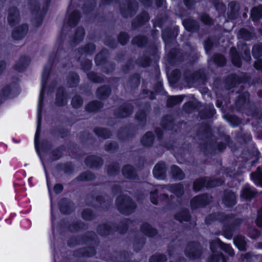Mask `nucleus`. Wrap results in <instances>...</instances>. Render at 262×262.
<instances>
[{
	"instance_id": "55",
	"label": "nucleus",
	"mask_w": 262,
	"mask_h": 262,
	"mask_svg": "<svg viewBox=\"0 0 262 262\" xmlns=\"http://www.w3.org/2000/svg\"><path fill=\"white\" fill-rule=\"evenodd\" d=\"M154 141V135L151 132H147L142 137L141 142L144 146H150Z\"/></svg>"
},
{
	"instance_id": "27",
	"label": "nucleus",
	"mask_w": 262,
	"mask_h": 262,
	"mask_svg": "<svg viewBox=\"0 0 262 262\" xmlns=\"http://www.w3.org/2000/svg\"><path fill=\"white\" fill-rule=\"evenodd\" d=\"M140 78L138 74L132 75L125 84V89L128 91H132L138 88L140 84Z\"/></svg>"
},
{
	"instance_id": "38",
	"label": "nucleus",
	"mask_w": 262,
	"mask_h": 262,
	"mask_svg": "<svg viewBox=\"0 0 262 262\" xmlns=\"http://www.w3.org/2000/svg\"><path fill=\"white\" fill-rule=\"evenodd\" d=\"M229 15L231 18H236L239 15V5L238 3L233 1L228 5Z\"/></svg>"
},
{
	"instance_id": "7",
	"label": "nucleus",
	"mask_w": 262,
	"mask_h": 262,
	"mask_svg": "<svg viewBox=\"0 0 262 262\" xmlns=\"http://www.w3.org/2000/svg\"><path fill=\"white\" fill-rule=\"evenodd\" d=\"M85 202L89 206L105 210L112 205L113 199L107 195H98L95 197L92 194H89L86 196Z\"/></svg>"
},
{
	"instance_id": "18",
	"label": "nucleus",
	"mask_w": 262,
	"mask_h": 262,
	"mask_svg": "<svg viewBox=\"0 0 262 262\" xmlns=\"http://www.w3.org/2000/svg\"><path fill=\"white\" fill-rule=\"evenodd\" d=\"M85 164L88 167L91 168L97 169L102 166L103 161L102 158L99 157L91 155L88 156L85 158Z\"/></svg>"
},
{
	"instance_id": "28",
	"label": "nucleus",
	"mask_w": 262,
	"mask_h": 262,
	"mask_svg": "<svg viewBox=\"0 0 262 262\" xmlns=\"http://www.w3.org/2000/svg\"><path fill=\"white\" fill-rule=\"evenodd\" d=\"M28 31L27 25L24 24L15 28L12 33L13 38L15 40H20L25 37Z\"/></svg>"
},
{
	"instance_id": "57",
	"label": "nucleus",
	"mask_w": 262,
	"mask_h": 262,
	"mask_svg": "<svg viewBox=\"0 0 262 262\" xmlns=\"http://www.w3.org/2000/svg\"><path fill=\"white\" fill-rule=\"evenodd\" d=\"M250 17L254 21H257L260 18H262V5L253 8L251 11Z\"/></svg>"
},
{
	"instance_id": "10",
	"label": "nucleus",
	"mask_w": 262,
	"mask_h": 262,
	"mask_svg": "<svg viewBox=\"0 0 262 262\" xmlns=\"http://www.w3.org/2000/svg\"><path fill=\"white\" fill-rule=\"evenodd\" d=\"M138 7V3L135 0H126L121 5V13L125 18L132 17L136 13Z\"/></svg>"
},
{
	"instance_id": "42",
	"label": "nucleus",
	"mask_w": 262,
	"mask_h": 262,
	"mask_svg": "<svg viewBox=\"0 0 262 262\" xmlns=\"http://www.w3.org/2000/svg\"><path fill=\"white\" fill-rule=\"evenodd\" d=\"M161 124L164 129L171 130L174 125V118L171 115H165L163 118Z\"/></svg>"
},
{
	"instance_id": "62",
	"label": "nucleus",
	"mask_w": 262,
	"mask_h": 262,
	"mask_svg": "<svg viewBox=\"0 0 262 262\" xmlns=\"http://www.w3.org/2000/svg\"><path fill=\"white\" fill-rule=\"evenodd\" d=\"M183 100L182 96H170L168 98L167 100V106L169 107H171L181 103Z\"/></svg>"
},
{
	"instance_id": "31",
	"label": "nucleus",
	"mask_w": 262,
	"mask_h": 262,
	"mask_svg": "<svg viewBox=\"0 0 262 262\" xmlns=\"http://www.w3.org/2000/svg\"><path fill=\"white\" fill-rule=\"evenodd\" d=\"M215 112L213 104H208L200 111L199 115L202 119L210 118L214 115Z\"/></svg>"
},
{
	"instance_id": "6",
	"label": "nucleus",
	"mask_w": 262,
	"mask_h": 262,
	"mask_svg": "<svg viewBox=\"0 0 262 262\" xmlns=\"http://www.w3.org/2000/svg\"><path fill=\"white\" fill-rule=\"evenodd\" d=\"M116 205L120 213L127 215L133 213L137 207L133 199L125 195H120L117 198Z\"/></svg>"
},
{
	"instance_id": "59",
	"label": "nucleus",
	"mask_w": 262,
	"mask_h": 262,
	"mask_svg": "<svg viewBox=\"0 0 262 262\" xmlns=\"http://www.w3.org/2000/svg\"><path fill=\"white\" fill-rule=\"evenodd\" d=\"M80 12L77 11L73 12L69 17L68 25L71 27H75L77 24L80 18Z\"/></svg>"
},
{
	"instance_id": "40",
	"label": "nucleus",
	"mask_w": 262,
	"mask_h": 262,
	"mask_svg": "<svg viewBox=\"0 0 262 262\" xmlns=\"http://www.w3.org/2000/svg\"><path fill=\"white\" fill-rule=\"evenodd\" d=\"M233 241L239 250L243 251L247 250V242L244 236L238 235L234 238Z\"/></svg>"
},
{
	"instance_id": "24",
	"label": "nucleus",
	"mask_w": 262,
	"mask_h": 262,
	"mask_svg": "<svg viewBox=\"0 0 262 262\" xmlns=\"http://www.w3.org/2000/svg\"><path fill=\"white\" fill-rule=\"evenodd\" d=\"M111 92V86L105 84L97 88L96 95L99 99L105 100L110 96Z\"/></svg>"
},
{
	"instance_id": "30",
	"label": "nucleus",
	"mask_w": 262,
	"mask_h": 262,
	"mask_svg": "<svg viewBox=\"0 0 262 262\" xmlns=\"http://www.w3.org/2000/svg\"><path fill=\"white\" fill-rule=\"evenodd\" d=\"M135 131L133 127L121 128L118 133V137L120 140H127L134 137Z\"/></svg>"
},
{
	"instance_id": "52",
	"label": "nucleus",
	"mask_w": 262,
	"mask_h": 262,
	"mask_svg": "<svg viewBox=\"0 0 262 262\" xmlns=\"http://www.w3.org/2000/svg\"><path fill=\"white\" fill-rule=\"evenodd\" d=\"M162 200H168V195L166 194H160L158 196V190L155 189L153 191H151L150 193V201L155 205L158 204V199Z\"/></svg>"
},
{
	"instance_id": "14",
	"label": "nucleus",
	"mask_w": 262,
	"mask_h": 262,
	"mask_svg": "<svg viewBox=\"0 0 262 262\" xmlns=\"http://www.w3.org/2000/svg\"><path fill=\"white\" fill-rule=\"evenodd\" d=\"M150 106L149 103L145 102L143 108L139 110L135 115L136 120L138 123V125L141 127H144L146 124L147 116L149 112Z\"/></svg>"
},
{
	"instance_id": "45",
	"label": "nucleus",
	"mask_w": 262,
	"mask_h": 262,
	"mask_svg": "<svg viewBox=\"0 0 262 262\" xmlns=\"http://www.w3.org/2000/svg\"><path fill=\"white\" fill-rule=\"evenodd\" d=\"M181 53L179 51L174 48L170 50L167 55L168 61L170 64L174 63L176 61L181 60Z\"/></svg>"
},
{
	"instance_id": "8",
	"label": "nucleus",
	"mask_w": 262,
	"mask_h": 262,
	"mask_svg": "<svg viewBox=\"0 0 262 262\" xmlns=\"http://www.w3.org/2000/svg\"><path fill=\"white\" fill-rule=\"evenodd\" d=\"M196 136L199 139L204 141V143H200L201 148L203 150L205 154H207L210 151L209 148L211 147L209 140L211 137V132L209 126L206 124L199 126Z\"/></svg>"
},
{
	"instance_id": "26",
	"label": "nucleus",
	"mask_w": 262,
	"mask_h": 262,
	"mask_svg": "<svg viewBox=\"0 0 262 262\" xmlns=\"http://www.w3.org/2000/svg\"><path fill=\"white\" fill-rule=\"evenodd\" d=\"M59 206L60 211L64 214H70L73 210L74 204L69 200L63 198L59 203Z\"/></svg>"
},
{
	"instance_id": "16",
	"label": "nucleus",
	"mask_w": 262,
	"mask_h": 262,
	"mask_svg": "<svg viewBox=\"0 0 262 262\" xmlns=\"http://www.w3.org/2000/svg\"><path fill=\"white\" fill-rule=\"evenodd\" d=\"M30 9L33 14H35L36 18L34 23L35 24L36 27H39L42 21V13L40 11L39 4L36 0L30 1Z\"/></svg>"
},
{
	"instance_id": "11",
	"label": "nucleus",
	"mask_w": 262,
	"mask_h": 262,
	"mask_svg": "<svg viewBox=\"0 0 262 262\" xmlns=\"http://www.w3.org/2000/svg\"><path fill=\"white\" fill-rule=\"evenodd\" d=\"M134 109V106L132 103L125 102L116 109L114 114L118 118H127L133 114Z\"/></svg>"
},
{
	"instance_id": "21",
	"label": "nucleus",
	"mask_w": 262,
	"mask_h": 262,
	"mask_svg": "<svg viewBox=\"0 0 262 262\" xmlns=\"http://www.w3.org/2000/svg\"><path fill=\"white\" fill-rule=\"evenodd\" d=\"M178 34V28L177 27H174L173 29L168 28L164 30L162 32V36L165 41L166 48H168L169 46L170 39L176 37Z\"/></svg>"
},
{
	"instance_id": "43",
	"label": "nucleus",
	"mask_w": 262,
	"mask_h": 262,
	"mask_svg": "<svg viewBox=\"0 0 262 262\" xmlns=\"http://www.w3.org/2000/svg\"><path fill=\"white\" fill-rule=\"evenodd\" d=\"M232 63L236 67L239 68L242 65L241 57L235 47H232L230 50Z\"/></svg>"
},
{
	"instance_id": "1",
	"label": "nucleus",
	"mask_w": 262,
	"mask_h": 262,
	"mask_svg": "<svg viewBox=\"0 0 262 262\" xmlns=\"http://www.w3.org/2000/svg\"><path fill=\"white\" fill-rule=\"evenodd\" d=\"M99 239L94 231H89L79 236H73L68 241V245L73 247L78 245L89 244L92 246L75 250L73 255L76 257H92L95 255L96 250L95 247L98 245Z\"/></svg>"
},
{
	"instance_id": "37",
	"label": "nucleus",
	"mask_w": 262,
	"mask_h": 262,
	"mask_svg": "<svg viewBox=\"0 0 262 262\" xmlns=\"http://www.w3.org/2000/svg\"><path fill=\"white\" fill-rule=\"evenodd\" d=\"M201 105V103L199 102L189 101L184 104L183 110L186 113L189 114L199 110Z\"/></svg>"
},
{
	"instance_id": "32",
	"label": "nucleus",
	"mask_w": 262,
	"mask_h": 262,
	"mask_svg": "<svg viewBox=\"0 0 262 262\" xmlns=\"http://www.w3.org/2000/svg\"><path fill=\"white\" fill-rule=\"evenodd\" d=\"M68 229L72 232H76L87 229L88 226L81 220H76L68 225Z\"/></svg>"
},
{
	"instance_id": "2",
	"label": "nucleus",
	"mask_w": 262,
	"mask_h": 262,
	"mask_svg": "<svg viewBox=\"0 0 262 262\" xmlns=\"http://www.w3.org/2000/svg\"><path fill=\"white\" fill-rule=\"evenodd\" d=\"M57 55H54V54L51 55L49 58L48 62L47 64L43 68V71L42 74V80H41V85L42 88L40 91L39 98V102L38 105V112H37V129L35 136V146L37 145V143L38 140V138L39 136V134L40 133V126H41V110H42V104L43 101V95L45 92V85L47 82V80L50 74V70L52 66V64L54 61V57H57Z\"/></svg>"
},
{
	"instance_id": "63",
	"label": "nucleus",
	"mask_w": 262,
	"mask_h": 262,
	"mask_svg": "<svg viewBox=\"0 0 262 262\" xmlns=\"http://www.w3.org/2000/svg\"><path fill=\"white\" fill-rule=\"evenodd\" d=\"M237 140L241 143H248L252 139L251 135L249 133L241 131L236 135Z\"/></svg>"
},
{
	"instance_id": "17",
	"label": "nucleus",
	"mask_w": 262,
	"mask_h": 262,
	"mask_svg": "<svg viewBox=\"0 0 262 262\" xmlns=\"http://www.w3.org/2000/svg\"><path fill=\"white\" fill-rule=\"evenodd\" d=\"M20 20L19 12L15 7H10L8 11L7 20L9 24L13 27L17 25Z\"/></svg>"
},
{
	"instance_id": "39",
	"label": "nucleus",
	"mask_w": 262,
	"mask_h": 262,
	"mask_svg": "<svg viewBox=\"0 0 262 262\" xmlns=\"http://www.w3.org/2000/svg\"><path fill=\"white\" fill-rule=\"evenodd\" d=\"M103 107V103L98 100H94L89 102L85 106V110L89 112L98 111Z\"/></svg>"
},
{
	"instance_id": "34",
	"label": "nucleus",
	"mask_w": 262,
	"mask_h": 262,
	"mask_svg": "<svg viewBox=\"0 0 262 262\" xmlns=\"http://www.w3.org/2000/svg\"><path fill=\"white\" fill-rule=\"evenodd\" d=\"M141 232L148 237H153L158 233L157 230L147 223H144L141 226Z\"/></svg>"
},
{
	"instance_id": "35",
	"label": "nucleus",
	"mask_w": 262,
	"mask_h": 262,
	"mask_svg": "<svg viewBox=\"0 0 262 262\" xmlns=\"http://www.w3.org/2000/svg\"><path fill=\"white\" fill-rule=\"evenodd\" d=\"M30 62V59L27 56H21L14 66L15 70L23 72L27 68Z\"/></svg>"
},
{
	"instance_id": "53",
	"label": "nucleus",
	"mask_w": 262,
	"mask_h": 262,
	"mask_svg": "<svg viewBox=\"0 0 262 262\" xmlns=\"http://www.w3.org/2000/svg\"><path fill=\"white\" fill-rule=\"evenodd\" d=\"M79 82V77L78 75L75 72H71L69 73L68 79L67 84L69 86L73 88L78 85Z\"/></svg>"
},
{
	"instance_id": "60",
	"label": "nucleus",
	"mask_w": 262,
	"mask_h": 262,
	"mask_svg": "<svg viewBox=\"0 0 262 262\" xmlns=\"http://www.w3.org/2000/svg\"><path fill=\"white\" fill-rule=\"evenodd\" d=\"M96 47L94 43H89L78 49V51L81 54H85L88 55H92L95 51Z\"/></svg>"
},
{
	"instance_id": "4",
	"label": "nucleus",
	"mask_w": 262,
	"mask_h": 262,
	"mask_svg": "<svg viewBox=\"0 0 262 262\" xmlns=\"http://www.w3.org/2000/svg\"><path fill=\"white\" fill-rule=\"evenodd\" d=\"M130 223L131 221L128 219H123L118 225L114 223L101 224L98 226L97 232L102 236L113 234L116 231L123 234L126 232Z\"/></svg>"
},
{
	"instance_id": "46",
	"label": "nucleus",
	"mask_w": 262,
	"mask_h": 262,
	"mask_svg": "<svg viewBox=\"0 0 262 262\" xmlns=\"http://www.w3.org/2000/svg\"><path fill=\"white\" fill-rule=\"evenodd\" d=\"M226 81V86L229 89L235 86L237 83H240L241 79L236 74H231L228 76Z\"/></svg>"
},
{
	"instance_id": "44",
	"label": "nucleus",
	"mask_w": 262,
	"mask_h": 262,
	"mask_svg": "<svg viewBox=\"0 0 262 262\" xmlns=\"http://www.w3.org/2000/svg\"><path fill=\"white\" fill-rule=\"evenodd\" d=\"M122 171L123 175L127 179H135L137 176L135 169L129 165L124 166Z\"/></svg>"
},
{
	"instance_id": "51",
	"label": "nucleus",
	"mask_w": 262,
	"mask_h": 262,
	"mask_svg": "<svg viewBox=\"0 0 262 262\" xmlns=\"http://www.w3.org/2000/svg\"><path fill=\"white\" fill-rule=\"evenodd\" d=\"M251 177L255 184L262 187V171L259 167L257 168L255 171L251 173Z\"/></svg>"
},
{
	"instance_id": "41",
	"label": "nucleus",
	"mask_w": 262,
	"mask_h": 262,
	"mask_svg": "<svg viewBox=\"0 0 262 262\" xmlns=\"http://www.w3.org/2000/svg\"><path fill=\"white\" fill-rule=\"evenodd\" d=\"M174 219L180 223L189 222L190 220V215L188 210L183 209L178 212L174 215Z\"/></svg>"
},
{
	"instance_id": "20",
	"label": "nucleus",
	"mask_w": 262,
	"mask_h": 262,
	"mask_svg": "<svg viewBox=\"0 0 262 262\" xmlns=\"http://www.w3.org/2000/svg\"><path fill=\"white\" fill-rule=\"evenodd\" d=\"M167 167L165 162L160 161L157 163L153 169V174L157 179H164L166 177Z\"/></svg>"
},
{
	"instance_id": "12",
	"label": "nucleus",
	"mask_w": 262,
	"mask_h": 262,
	"mask_svg": "<svg viewBox=\"0 0 262 262\" xmlns=\"http://www.w3.org/2000/svg\"><path fill=\"white\" fill-rule=\"evenodd\" d=\"M249 93L245 91L240 93L235 100V106L237 110L242 111L250 107Z\"/></svg>"
},
{
	"instance_id": "64",
	"label": "nucleus",
	"mask_w": 262,
	"mask_h": 262,
	"mask_svg": "<svg viewBox=\"0 0 262 262\" xmlns=\"http://www.w3.org/2000/svg\"><path fill=\"white\" fill-rule=\"evenodd\" d=\"M167 260V257L165 254L156 253L150 257L149 262H166Z\"/></svg>"
},
{
	"instance_id": "23",
	"label": "nucleus",
	"mask_w": 262,
	"mask_h": 262,
	"mask_svg": "<svg viewBox=\"0 0 262 262\" xmlns=\"http://www.w3.org/2000/svg\"><path fill=\"white\" fill-rule=\"evenodd\" d=\"M182 23L185 29L188 31L196 32L200 29L199 23L191 18L184 19Z\"/></svg>"
},
{
	"instance_id": "36",
	"label": "nucleus",
	"mask_w": 262,
	"mask_h": 262,
	"mask_svg": "<svg viewBox=\"0 0 262 262\" xmlns=\"http://www.w3.org/2000/svg\"><path fill=\"white\" fill-rule=\"evenodd\" d=\"M85 34L84 28L83 27H78L74 35L71 38V41L72 45L75 46L77 43L80 42L83 39Z\"/></svg>"
},
{
	"instance_id": "13",
	"label": "nucleus",
	"mask_w": 262,
	"mask_h": 262,
	"mask_svg": "<svg viewBox=\"0 0 262 262\" xmlns=\"http://www.w3.org/2000/svg\"><path fill=\"white\" fill-rule=\"evenodd\" d=\"M221 183V182H219L214 180H208L207 178H201L196 180L194 182L193 188L195 191H198L205 186L207 187H213Z\"/></svg>"
},
{
	"instance_id": "19",
	"label": "nucleus",
	"mask_w": 262,
	"mask_h": 262,
	"mask_svg": "<svg viewBox=\"0 0 262 262\" xmlns=\"http://www.w3.org/2000/svg\"><path fill=\"white\" fill-rule=\"evenodd\" d=\"M258 193L257 190L249 184H246L242 187L241 196L248 201H251Z\"/></svg>"
},
{
	"instance_id": "29",
	"label": "nucleus",
	"mask_w": 262,
	"mask_h": 262,
	"mask_svg": "<svg viewBox=\"0 0 262 262\" xmlns=\"http://www.w3.org/2000/svg\"><path fill=\"white\" fill-rule=\"evenodd\" d=\"M223 201L224 204L229 207H231L236 203L235 194L231 191H226L224 193Z\"/></svg>"
},
{
	"instance_id": "9",
	"label": "nucleus",
	"mask_w": 262,
	"mask_h": 262,
	"mask_svg": "<svg viewBox=\"0 0 262 262\" xmlns=\"http://www.w3.org/2000/svg\"><path fill=\"white\" fill-rule=\"evenodd\" d=\"M185 253L191 259H197L201 257L203 250L201 245L198 242H191L187 244Z\"/></svg>"
},
{
	"instance_id": "47",
	"label": "nucleus",
	"mask_w": 262,
	"mask_h": 262,
	"mask_svg": "<svg viewBox=\"0 0 262 262\" xmlns=\"http://www.w3.org/2000/svg\"><path fill=\"white\" fill-rule=\"evenodd\" d=\"M171 172L172 177L178 180H182L185 177V174L183 170L179 167L175 165H173L171 167Z\"/></svg>"
},
{
	"instance_id": "25",
	"label": "nucleus",
	"mask_w": 262,
	"mask_h": 262,
	"mask_svg": "<svg viewBox=\"0 0 262 262\" xmlns=\"http://www.w3.org/2000/svg\"><path fill=\"white\" fill-rule=\"evenodd\" d=\"M67 103V98L66 95L65 89L63 87H60L57 91L55 103L58 106H63Z\"/></svg>"
},
{
	"instance_id": "50",
	"label": "nucleus",
	"mask_w": 262,
	"mask_h": 262,
	"mask_svg": "<svg viewBox=\"0 0 262 262\" xmlns=\"http://www.w3.org/2000/svg\"><path fill=\"white\" fill-rule=\"evenodd\" d=\"M224 213H214L208 215L205 219L207 224H211L212 222L217 221L221 223L223 222Z\"/></svg>"
},
{
	"instance_id": "48",
	"label": "nucleus",
	"mask_w": 262,
	"mask_h": 262,
	"mask_svg": "<svg viewBox=\"0 0 262 262\" xmlns=\"http://www.w3.org/2000/svg\"><path fill=\"white\" fill-rule=\"evenodd\" d=\"M132 43L138 47L143 48L147 44L148 38L145 36L139 35L133 38Z\"/></svg>"
},
{
	"instance_id": "5",
	"label": "nucleus",
	"mask_w": 262,
	"mask_h": 262,
	"mask_svg": "<svg viewBox=\"0 0 262 262\" xmlns=\"http://www.w3.org/2000/svg\"><path fill=\"white\" fill-rule=\"evenodd\" d=\"M242 218L236 217L232 214L224 213L223 222L224 224L223 228L224 235L228 239H231L233 236L234 232L243 223Z\"/></svg>"
},
{
	"instance_id": "49",
	"label": "nucleus",
	"mask_w": 262,
	"mask_h": 262,
	"mask_svg": "<svg viewBox=\"0 0 262 262\" xmlns=\"http://www.w3.org/2000/svg\"><path fill=\"white\" fill-rule=\"evenodd\" d=\"M96 176L94 173L90 171H84L77 176L76 179L78 181H91L95 180Z\"/></svg>"
},
{
	"instance_id": "54",
	"label": "nucleus",
	"mask_w": 262,
	"mask_h": 262,
	"mask_svg": "<svg viewBox=\"0 0 262 262\" xmlns=\"http://www.w3.org/2000/svg\"><path fill=\"white\" fill-rule=\"evenodd\" d=\"M94 132L98 137L103 139L109 138L112 136V133L108 129L103 127H96Z\"/></svg>"
},
{
	"instance_id": "15",
	"label": "nucleus",
	"mask_w": 262,
	"mask_h": 262,
	"mask_svg": "<svg viewBox=\"0 0 262 262\" xmlns=\"http://www.w3.org/2000/svg\"><path fill=\"white\" fill-rule=\"evenodd\" d=\"M210 198V196L207 194L197 195L191 200V206L192 209L204 207L209 203Z\"/></svg>"
},
{
	"instance_id": "58",
	"label": "nucleus",
	"mask_w": 262,
	"mask_h": 262,
	"mask_svg": "<svg viewBox=\"0 0 262 262\" xmlns=\"http://www.w3.org/2000/svg\"><path fill=\"white\" fill-rule=\"evenodd\" d=\"M108 51L106 49H103L97 54L95 57V62L97 65L102 64L105 63L108 57Z\"/></svg>"
},
{
	"instance_id": "61",
	"label": "nucleus",
	"mask_w": 262,
	"mask_h": 262,
	"mask_svg": "<svg viewBox=\"0 0 262 262\" xmlns=\"http://www.w3.org/2000/svg\"><path fill=\"white\" fill-rule=\"evenodd\" d=\"M238 36L245 40H249L254 37L255 34L253 32L242 28L239 31Z\"/></svg>"
},
{
	"instance_id": "33",
	"label": "nucleus",
	"mask_w": 262,
	"mask_h": 262,
	"mask_svg": "<svg viewBox=\"0 0 262 262\" xmlns=\"http://www.w3.org/2000/svg\"><path fill=\"white\" fill-rule=\"evenodd\" d=\"M17 86L15 83L8 85L2 90V96L0 97V100L2 101L6 97L13 96V94Z\"/></svg>"
},
{
	"instance_id": "3",
	"label": "nucleus",
	"mask_w": 262,
	"mask_h": 262,
	"mask_svg": "<svg viewBox=\"0 0 262 262\" xmlns=\"http://www.w3.org/2000/svg\"><path fill=\"white\" fill-rule=\"evenodd\" d=\"M210 248L212 253L208 256L207 262H227V258L218 251L221 249L229 256H233L234 252L232 247L228 244L222 242L219 238L210 242Z\"/></svg>"
},
{
	"instance_id": "56",
	"label": "nucleus",
	"mask_w": 262,
	"mask_h": 262,
	"mask_svg": "<svg viewBox=\"0 0 262 262\" xmlns=\"http://www.w3.org/2000/svg\"><path fill=\"white\" fill-rule=\"evenodd\" d=\"M129 254L126 251H123L120 252L117 255H113L109 258L113 261H118L119 262H126L129 260Z\"/></svg>"
},
{
	"instance_id": "22",
	"label": "nucleus",
	"mask_w": 262,
	"mask_h": 262,
	"mask_svg": "<svg viewBox=\"0 0 262 262\" xmlns=\"http://www.w3.org/2000/svg\"><path fill=\"white\" fill-rule=\"evenodd\" d=\"M149 19V16L147 12L143 11L140 14L138 15L133 21L132 23V28L135 30L138 27L143 25Z\"/></svg>"
}]
</instances>
